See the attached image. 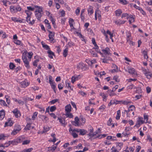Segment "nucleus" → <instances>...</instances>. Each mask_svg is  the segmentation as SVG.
I'll return each instance as SVG.
<instances>
[{
    "mask_svg": "<svg viewBox=\"0 0 152 152\" xmlns=\"http://www.w3.org/2000/svg\"><path fill=\"white\" fill-rule=\"evenodd\" d=\"M99 130H97L94 132H93L92 133H89L88 135L90 137L89 138L91 140L95 139L98 138L99 139H101L103 137H106V135L105 134H100L97 135V134L99 133Z\"/></svg>",
    "mask_w": 152,
    "mask_h": 152,
    "instance_id": "1",
    "label": "nucleus"
},
{
    "mask_svg": "<svg viewBox=\"0 0 152 152\" xmlns=\"http://www.w3.org/2000/svg\"><path fill=\"white\" fill-rule=\"evenodd\" d=\"M69 131L70 134L74 138H76L78 137V135L77 133H78V131L77 129H72L71 128H70L69 129Z\"/></svg>",
    "mask_w": 152,
    "mask_h": 152,
    "instance_id": "2",
    "label": "nucleus"
},
{
    "mask_svg": "<svg viewBox=\"0 0 152 152\" xmlns=\"http://www.w3.org/2000/svg\"><path fill=\"white\" fill-rule=\"evenodd\" d=\"M103 34H104V36L106 37V40L107 42H109V39L108 38V36L107 35V34L109 35L110 36V38L112 40V42H114V41L112 39V37H113V33H111L110 31H109V30H107L106 32L105 31H104L103 32Z\"/></svg>",
    "mask_w": 152,
    "mask_h": 152,
    "instance_id": "3",
    "label": "nucleus"
},
{
    "mask_svg": "<svg viewBox=\"0 0 152 152\" xmlns=\"http://www.w3.org/2000/svg\"><path fill=\"white\" fill-rule=\"evenodd\" d=\"M22 59L24 63L25 66L28 69L30 68V66L29 65V62L28 61V59L26 56L25 55H23L22 56Z\"/></svg>",
    "mask_w": 152,
    "mask_h": 152,
    "instance_id": "4",
    "label": "nucleus"
},
{
    "mask_svg": "<svg viewBox=\"0 0 152 152\" xmlns=\"http://www.w3.org/2000/svg\"><path fill=\"white\" fill-rule=\"evenodd\" d=\"M49 83L51 87L52 88L53 90L55 92H56L55 88H56V84L52 80V77L51 76H50L49 78Z\"/></svg>",
    "mask_w": 152,
    "mask_h": 152,
    "instance_id": "5",
    "label": "nucleus"
},
{
    "mask_svg": "<svg viewBox=\"0 0 152 152\" xmlns=\"http://www.w3.org/2000/svg\"><path fill=\"white\" fill-rule=\"evenodd\" d=\"M102 51L103 53V54H102L100 51H99V53L102 55L103 57H105L104 55H111L110 50L108 48H106L105 49L103 50Z\"/></svg>",
    "mask_w": 152,
    "mask_h": 152,
    "instance_id": "6",
    "label": "nucleus"
},
{
    "mask_svg": "<svg viewBox=\"0 0 152 152\" xmlns=\"http://www.w3.org/2000/svg\"><path fill=\"white\" fill-rule=\"evenodd\" d=\"M144 123V121L143 118L142 117H139L137 121L135 126L138 128L140 127V125L143 124Z\"/></svg>",
    "mask_w": 152,
    "mask_h": 152,
    "instance_id": "7",
    "label": "nucleus"
},
{
    "mask_svg": "<svg viewBox=\"0 0 152 152\" xmlns=\"http://www.w3.org/2000/svg\"><path fill=\"white\" fill-rule=\"evenodd\" d=\"M69 23L71 28L70 31H72L73 30L75 29L73 26V25L75 23L74 20L73 19L71 18H69Z\"/></svg>",
    "mask_w": 152,
    "mask_h": 152,
    "instance_id": "8",
    "label": "nucleus"
},
{
    "mask_svg": "<svg viewBox=\"0 0 152 152\" xmlns=\"http://www.w3.org/2000/svg\"><path fill=\"white\" fill-rule=\"evenodd\" d=\"M126 71L128 72L129 73L133 75L134 76L137 75V72L133 68H129L128 70H126Z\"/></svg>",
    "mask_w": 152,
    "mask_h": 152,
    "instance_id": "9",
    "label": "nucleus"
},
{
    "mask_svg": "<svg viewBox=\"0 0 152 152\" xmlns=\"http://www.w3.org/2000/svg\"><path fill=\"white\" fill-rule=\"evenodd\" d=\"M12 113L16 118H19L21 116L19 110H18L17 108H16L13 110Z\"/></svg>",
    "mask_w": 152,
    "mask_h": 152,
    "instance_id": "10",
    "label": "nucleus"
},
{
    "mask_svg": "<svg viewBox=\"0 0 152 152\" xmlns=\"http://www.w3.org/2000/svg\"><path fill=\"white\" fill-rule=\"evenodd\" d=\"M95 48H93L90 51L91 55L94 57H96L97 56V54L94 51V50H95L98 53H99V51H98L97 50L98 47L96 46H95Z\"/></svg>",
    "mask_w": 152,
    "mask_h": 152,
    "instance_id": "11",
    "label": "nucleus"
},
{
    "mask_svg": "<svg viewBox=\"0 0 152 152\" xmlns=\"http://www.w3.org/2000/svg\"><path fill=\"white\" fill-rule=\"evenodd\" d=\"M112 67L114 69L110 70V72L111 73L117 72L119 71H120V69L118 68V66L114 64H113Z\"/></svg>",
    "mask_w": 152,
    "mask_h": 152,
    "instance_id": "12",
    "label": "nucleus"
},
{
    "mask_svg": "<svg viewBox=\"0 0 152 152\" xmlns=\"http://www.w3.org/2000/svg\"><path fill=\"white\" fill-rule=\"evenodd\" d=\"M35 8V13L43 12V8L42 7L36 5Z\"/></svg>",
    "mask_w": 152,
    "mask_h": 152,
    "instance_id": "13",
    "label": "nucleus"
},
{
    "mask_svg": "<svg viewBox=\"0 0 152 152\" xmlns=\"http://www.w3.org/2000/svg\"><path fill=\"white\" fill-rule=\"evenodd\" d=\"M13 124V122L11 120V119L9 118L8 119L7 121L5 123L4 127L6 126H11Z\"/></svg>",
    "mask_w": 152,
    "mask_h": 152,
    "instance_id": "14",
    "label": "nucleus"
},
{
    "mask_svg": "<svg viewBox=\"0 0 152 152\" xmlns=\"http://www.w3.org/2000/svg\"><path fill=\"white\" fill-rule=\"evenodd\" d=\"M34 58L36 59L33 63V65L34 66H37V65L38 63L40 60V57L37 56H35Z\"/></svg>",
    "mask_w": 152,
    "mask_h": 152,
    "instance_id": "15",
    "label": "nucleus"
},
{
    "mask_svg": "<svg viewBox=\"0 0 152 152\" xmlns=\"http://www.w3.org/2000/svg\"><path fill=\"white\" fill-rule=\"evenodd\" d=\"M93 7L90 5L87 10L88 14L89 15H91L94 13Z\"/></svg>",
    "mask_w": 152,
    "mask_h": 152,
    "instance_id": "16",
    "label": "nucleus"
},
{
    "mask_svg": "<svg viewBox=\"0 0 152 152\" xmlns=\"http://www.w3.org/2000/svg\"><path fill=\"white\" fill-rule=\"evenodd\" d=\"M43 14V12L40 13H35V15L36 18L39 21H41V18Z\"/></svg>",
    "mask_w": 152,
    "mask_h": 152,
    "instance_id": "17",
    "label": "nucleus"
},
{
    "mask_svg": "<svg viewBox=\"0 0 152 152\" xmlns=\"http://www.w3.org/2000/svg\"><path fill=\"white\" fill-rule=\"evenodd\" d=\"M49 32V40L51 41H52L53 40V37H54V33L51 31H48Z\"/></svg>",
    "mask_w": 152,
    "mask_h": 152,
    "instance_id": "18",
    "label": "nucleus"
},
{
    "mask_svg": "<svg viewBox=\"0 0 152 152\" xmlns=\"http://www.w3.org/2000/svg\"><path fill=\"white\" fill-rule=\"evenodd\" d=\"M20 83L21 87L22 88H26L29 85V84L27 80H25L22 82Z\"/></svg>",
    "mask_w": 152,
    "mask_h": 152,
    "instance_id": "19",
    "label": "nucleus"
},
{
    "mask_svg": "<svg viewBox=\"0 0 152 152\" xmlns=\"http://www.w3.org/2000/svg\"><path fill=\"white\" fill-rule=\"evenodd\" d=\"M78 132H79V135H84L86 134L87 131L86 130L82 129H78Z\"/></svg>",
    "mask_w": 152,
    "mask_h": 152,
    "instance_id": "20",
    "label": "nucleus"
},
{
    "mask_svg": "<svg viewBox=\"0 0 152 152\" xmlns=\"http://www.w3.org/2000/svg\"><path fill=\"white\" fill-rule=\"evenodd\" d=\"M71 106L70 104H69L65 107V110L66 113L70 112L71 111Z\"/></svg>",
    "mask_w": 152,
    "mask_h": 152,
    "instance_id": "21",
    "label": "nucleus"
},
{
    "mask_svg": "<svg viewBox=\"0 0 152 152\" xmlns=\"http://www.w3.org/2000/svg\"><path fill=\"white\" fill-rule=\"evenodd\" d=\"M5 115V111L2 110L0 111V120H2L4 118Z\"/></svg>",
    "mask_w": 152,
    "mask_h": 152,
    "instance_id": "22",
    "label": "nucleus"
},
{
    "mask_svg": "<svg viewBox=\"0 0 152 152\" xmlns=\"http://www.w3.org/2000/svg\"><path fill=\"white\" fill-rule=\"evenodd\" d=\"M14 142L13 141H9L6 142L4 145V148L7 147L11 144H14Z\"/></svg>",
    "mask_w": 152,
    "mask_h": 152,
    "instance_id": "23",
    "label": "nucleus"
},
{
    "mask_svg": "<svg viewBox=\"0 0 152 152\" xmlns=\"http://www.w3.org/2000/svg\"><path fill=\"white\" fill-rule=\"evenodd\" d=\"M126 21L125 20H117L115 21V23L118 25H120L121 24H124Z\"/></svg>",
    "mask_w": 152,
    "mask_h": 152,
    "instance_id": "24",
    "label": "nucleus"
},
{
    "mask_svg": "<svg viewBox=\"0 0 152 152\" xmlns=\"http://www.w3.org/2000/svg\"><path fill=\"white\" fill-rule=\"evenodd\" d=\"M75 121L74 122L75 124L74 125L75 126H80V124H79V119L77 117H76L75 118Z\"/></svg>",
    "mask_w": 152,
    "mask_h": 152,
    "instance_id": "25",
    "label": "nucleus"
},
{
    "mask_svg": "<svg viewBox=\"0 0 152 152\" xmlns=\"http://www.w3.org/2000/svg\"><path fill=\"white\" fill-rule=\"evenodd\" d=\"M135 109V107L132 105L130 106L129 108V109L127 110H125V111L127 113H128V112H130V111H132L134 110Z\"/></svg>",
    "mask_w": 152,
    "mask_h": 152,
    "instance_id": "26",
    "label": "nucleus"
},
{
    "mask_svg": "<svg viewBox=\"0 0 152 152\" xmlns=\"http://www.w3.org/2000/svg\"><path fill=\"white\" fill-rule=\"evenodd\" d=\"M13 100L15 102H17L20 104L23 105L24 104V102L20 99H16L14 98Z\"/></svg>",
    "mask_w": 152,
    "mask_h": 152,
    "instance_id": "27",
    "label": "nucleus"
},
{
    "mask_svg": "<svg viewBox=\"0 0 152 152\" xmlns=\"http://www.w3.org/2000/svg\"><path fill=\"white\" fill-rule=\"evenodd\" d=\"M36 5L28 6L27 7V9L29 11H34L35 9Z\"/></svg>",
    "mask_w": 152,
    "mask_h": 152,
    "instance_id": "28",
    "label": "nucleus"
},
{
    "mask_svg": "<svg viewBox=\"0 0 152 152\" xmlns=\"http://www.w3.org/2000/svg\"><path fill=\"white\" fill-rule=\"evenodd\" d=\"M100 95L102 97L103 99V100L106 102V98L107 96V95L106 94H104L103 93H101L100 94Z\"/></svg>",
    "mask_w": 152,
    "mask_h": 152,
    "instance_id": "29",
    "label": "nucleus"
},
{
    "mask_svg": "<svg viewBox=\"0 0 152 152\" xmlns=\"http://www.w3.org/2000/svg\"><path fill=\"white\" fill-rule=\"evenodd\" d=\"M85 65L82 63H79V64L77 65V67L79 69H83L85 67Z\"/></svg>",
    "mask_w": 152,
    "mask_h": 152,
    "instance_id": "30",
    "label": "nucleus"
},
{
    "mask_svg": "<svg viewBox=\"0 0 152 152\" xmlns=\"http://www.w3.org/2000/svg\"><path fill=\"white\" fill-rule=\"evenodd\" d=\"M56 146L53 145V146L48 147V151H50L54 152L56 149Z\"/></svg>",
    "mask_w": 152,
    "mask_h": 152,
    "instance_id": "31",
    "label": "nucleus"
},
{
    "mask_svg": "<svg viewBox=\"0 0 152 152\" xmlns=\"http://www.w3.org/2000/svg\"><path fill=\"white\" fill-rule=\"evenodd\" d=\"M10 10L12 13H15L16 12V7L13 6H11L10 7Z\"/></svg>",
    "mask_w": 152,
    "mask_h": 152,
    "instance_id": "32",
    "label": "nucleus"
},
{
    "mask_svg": "<svg viewBox=\"0 0 152 152\" xmlns=\"http://www.w3.org/2000/svg\"><path fill=\"white\" fill-rule=\"evenodd\" d=\"M122 13V10L121 9H118L115 11V14L116 16H119Z\"/></svg>",
    "mask_w": 152,
    "mask_h": 152,
    "instance_id": "33",
    "label": "nucleus"
},
{
    "mask_svg": "<svg viewBox=\"0 0 152 152\" xmlns=\"http://www.w3.org/2000/svg\"><path fill=\"white\" fill-rule=\"evenodd\" d=\"M130 15H129V14L127 13H123L122 14V16H121V18H123L125 17L126 18V19L128 20L129 18V16Z\"/></svg>",
    "mask_w": 152,
    "mask_h": 152,
    "instance_id": "34",
    "label": "nucleus"
},
{
    "mask_svg": "<svg viewBox=\"0 0 152 152\" xmlns=\"http://www.w3.org/2000/svg\"><path fill=\"white\" fill-rule=\"evenodd\" d=\"M123 146V144L121 143H117L116 144V147L118 150H120Z\"/></svg>",
    "mask_w": 152,
    "mask_h": 152,
    "instance_id": "35",
    "label": "nucleus"
},
{
    "mask_svg": "<svg viewBox=\"0 0 152 152\" xmlns=\"http://www.w3.org/2000/svg\"><path fill=\"white\" fill-rule=\"evenodd\" d=\"M58 119L59 120V122L62 125L64 126H65V121L64 120L61 118H58Z\"/></svg>",
    "mask_w": 152,
    "mask_h": 152,
    "instance_id": "36",
    "label": "nucleus"
},
{
    "mask_svg": "<svg viewBox=\"0 0 152 152\" xmlns=\"http://www.w3.org/2000/svg\"><path fill=\"white\" fill-rule=\"evenodd\" d=\"M59 14L61 15V17H63L65 15V12L63 10H60L59 11Z\"/></svg>",
    "mask_w": 152,
    "mask_h": 152,
    "instance_id": "37",
    "label": "nucleus"
},
{
    "mask_svg": "<svg viewBox=\"0 0 152 152\" xmlns=\"http://www.w3.org/2000/svg\"><path fill=\"white\" fill-rule=\"evenodd\" d=\"M129 17V18L128 19L129 20V22L130 24H131L134 22V18L131 15H130Z\"/></svg>",
    "mask_w": 152,
    "mask_h": 152,
    "instance_id": "38",
    "label": "nucleus"
},
{
    "mask_svg": "<svg viewBox=\"0 0 152 152\" xmlns=\"http://www.w3.org/2000/svg\"><path fill=\"white\" fill-rule=\"evenodd\" d=\"M48 52L49 54V57L51 58H53V53L50 50H48Z\"/></svg>",
    "mask_w": 152,
    "mask_h": 152,
    "instance_id": "39",
    "label": "nucleus"
},
{
    "mask_svg": "<svg viewBox=\"0 0 152 152\" xmlns=\"http://www.w3.org/2000/svg\"><path fill=\"white\" fill-rule=\"evenodd\" d=\"M68 50V48H66L63 51V55L65 57H66L67 55Z\"/></svg>",
    "mask_w": 152,
    "mask_h": 152,
    "instance_id": "40",
    "label": "nucleus"
},
{
    "mask_svg": "<svg viewBox=\"0 0 152 152\" xmlns=\"http://www.w3.org/2000/svg\"><path fill=\"white\" fill-rule=\"evenodd\" d=\"M12 20L15 21V22H19L20 23L22 22V21L20 20H18L15 17H12Z\"/></svg>",
    "mask_w": 152,
    "mask_h": 152,
    "instance_id": "41",
    "label": "nucleus"
},
{
    "mask_svg": "<svg viewBox=\"0 0 152 152\" xmlns=\"http://www.w3.org/2000/svg\"><path fill=\"white\" fill-rule=\"evenodd\" d=\"M142 53L144 56V57L145 58L147 59L148 58V56L147 55V51H143Z\"/></svg>",
    "mask_w": 152,
    "mask_h": 152,
    "instance_id": "42",
    "label": "nucleus"
},
{
    "mask_svg": "<svg viewBox=\"0 0 152 152\" xmlns=\"http://www.w3.org/2000/svg\"><path fill=\"white\" fill-rule=\"evenodd\" d=\"M95 13H96V15L98 16L99 19H101V15H100V12L99 10H96V11Z\"/></svg>",
    "mask_w": 152,
    "mask_h": 152,
    "instance_id": "43",
    "label": "nucleus"
},
{
    "mask_svg": "<svg viewBox=\"0 0 152 152\" xmlns=\"http://www.w3.org/2000/svg\"><path fill=\"white\" fill-rule=\"evenodd\" d=\"M19 132L18 130H17V129H15L14 128L13 130L11 132V134L12 135H14L18 133Z\"/></svg>",
    "mask_w": 152,
    "mask_h": 152,
    "instance_id": "44",
    "label": "nucleus"
},
{
    "mask_svg": "<svg viewBox=\"0 0 152 152\" xmlns=\"http://www.w3.org/2000/svg\"><path fill=\"white\" fill-rule=\"evenodd\" d=\"M50 129L49 128L48 126H44V130L42 131V133H44L45 132H47L48 131H49Z\"/></svg>",
    "mask_w": 152,
    "mask_h": 152,
    "instance_id": "45",
    "label": "nucleus"
},
{
    "mask_svg": "<svg viewBox=\"0 0 152 152\" xmlns=\"http://www.w3.org/2000/svg\"><path fill=\"white\" fill-rule=\"evenodd\" d=\"M71 79V82L72 83H74L76 80H78V76H77L75 77L74 76L72 77Z\"/></svg>",
    "mask_w": 152,
    "mask_h": 152,
    "instance_id": "46",
    "label": "nucleus"
},
{
    "mask_svg": "<svg viewBox=\"0 0 152 152\" xmlns=\"http://www.w3.org/2000/svg\"><path fill=\"white\" fill-rule=\"evenodd\" d=\"M14 129H17V130H18L19 131H20L21 129L20 126L18 124L15 125L14 126Z\"/></svg>",
    "mask_w": 152,
    "mask_h": 152,
    "instance_id": "47",
    "label": "nucleus"
},
{
    "mask_svg": "<svg viewBox=\"0 0 152 152\" xmlns=\"http://www.w3.org/2000/svg\"><path fill=\"white\" fill-rule=\"evenodd\" d=\"M66 116L67 117H68L69 118H72L73 116L72 114L70 113V112L66 113Z\"/></svg>",
    "mask_w": 152,
    "mask_h": 152,
    "instance_id": "48",
    "label": "nucleus"
},
{
    "mask_svg": "<svg viewBox=\"0 0 152 152\" xmlns=\"http://www.w3.org/2000/svg\"><path fill=\"white\" fill-rule=\"evenodd\" d=\"M38 113L37 112H35L32 116V119L33 120H34L35 118L37 117L38 115Z\"/></svg>",
    "mask_w": 152,
    "mask_h": 152,
    "instance_id": "49",
    "label": "nucleus"
},
{
    "mask_svg": "<svg viewBox=\"0 0 152 152\" xmlns=\"http://www.w3.org/2000/svg\"><path fill=\"white\" fill-rule=\"evenodd\" d=\"M113 80H115L117 82H119L120 81V79H119V77L117 75L114 76L113 77Z\"/></svg>",
    "mask_w": 152,
    "mask_h": 152,
    "instance_id": "50",
    "label": "nucleus"
},
{
    "mask_svg": "<svg viewBox=\"0 0 152 152\" xmlns=\"http://www.w3.org/2000/svg\"><path fill=\"white\" fill-rule=\"evenodd\" d=\"M42 47L46 50H49V47L47 45L45 44L44 43L42 42Z\"/></svg>",
    "mask_w": 152,
    "mask_h": 152,
    "instance_id": "51",
    "label": "nucleus"
},
{
    "mask_svg": "<svg viewBox=\"0 0 152 152\" xmlns=\"http://www.w3.org/2000/svg\"><path fill=\"white\" fill-rule=\"evenodd\" d=\"M111 152H119L117 148H116L114 146H113L111 148Z\"/></svg>",
    "mask_w": 152,
    "mask_h": 152,
    "instance_id": "52",
    "label": "nucleus"
},
{
    "mask_svg": "<svg viewBox=\"0 0 152 152\" xmlns=\"http://www.w3.org/2000/svg\"><path fill=\"white\" fill-rule=\"evenodd\" d=\"M25 12L27 14V16H31L32 14V12L28 10H25Z\"/></svg>",
    "mask_w": 152,
    "mask_h": 152,
    "instance_id": "53",
    "label": "nucleus"
},
{
    "mask_svg": "<svg viewBox=\"0 0 152 152\" xmlns=\"http://www.w3.org/2000/svg\"><path fill=\"white\" fill-rule=\"evenodd\" d=\"M49 18L51 20L53 24L54 25L55 23V20L53 18L52 15H51L50 16H49Z\"/></svg>",
    "mask_w": 152,
    "mask_h": 152,
    "instance_id": "54",
    "label": "nucleus"
},
{
    "mask_svg": "<svg viewBox=\"0 0 152 152\" xmlns=\"http://www.w3.org/2000/svg\"><path fill=\"white\" fill-rule=\"evenodd\" d=\"M143 73L145 75L147 74H148L149 73V72L148 70H147L145 69H143L142 70Z\"/></svg>",
    "mask_w": 152,
    "mask_h": 152,
    "instance_id": "55",
    "label": "nucleus"
},
{
    "mask_svg": "<svg viewBox=\"0 0 152 152\" xmlns=\"http://www.w3.org/2000/svg\"><path fill=\"white\" fill-rule=\"evenodd\" d=\"M0 104L4 106H7V104L3 100H0Z\"/></svg>",
    "mask_w": 152,
    "mask_h": 152,
    "instance_id": "56",
    "label": "nucleus"
},
{
    "mask_svg": "<svg viewBox=\"0 0 152 152\" xmlns=\"http://www.w3.org/2000/svg\"><path fill=\"white\" fill-rule=\"evenodd\" d=\"M33 150L32 148H29L28 149H25L23 151V152H31Z\"/></svg>",
    "mask_w": 152,
    "mask_h": 152,
    "instance_id": "57",
    "label": "nucleus"
},
{
    "mask_svg": "<svg viewBox=\"0 0 152 152\" xmlns=\"http://www.w3.org/2000/svg\"><path fill=\"white\" fill-rule=\"evenodd\" d=\"M0 35H1L3 38H4L6 37L5 33L3 32L2 31H0Z\"/></svg>",
    "mask_w": 152,
    "mask_h": 152,
    "instance_id": "58",
    "label": "nucleus"
},
{
    "mask_svg": "<svg viewBox=\"0 0 152 152\" xmlns=\"http://www.w3.org/2000/svg\"><path fill=\"white\" fill-rule=\"evenodd\" d=\"M30 141L29 140H26L23 141L22 143L23 145H27L29 144Z\"/></svg>",
    "mask_w": 152,
    "mask_h": 152,
    "instance_id": "59",
    "label": "nucleus"
},
{
    "mask_svg": "<svg viewBox=\"0 0 152 152\" xmlns=\"http://www.w3.org/2000/svg\"><path fill=\"white\" fill-rule=\"evenodd\" d=\"M147 140L148 141H149L150 142H151V144L152 145V140L149 135L147 136Z\"/></svg>",
    "mask_w": 152,
    "mask_h": 152,
    "instance_id": "60",
    "label": "nucleus"
},
{
    "mask_svg": "<svg viewBox=\"0 0 152 152\" xmlns=\"http://www.w3.org/2000/svg\"><path fill=\"white\" fill-rule=\"evenodd\" d=\"M5 136L3 134H0V140H5Z\"/></svg>",
    "mask_w": 152,
    "mask_h": 152,
    "instance_id": "61",
    "label": "nucleus"
},
{
    "mask_svg": "<svg viewBox=\"0 0 152 152\" xmlns=\"http://www.w3.org/2000/svg\"><path fill=\"white\" fill-rule=\"evenodd\" d=\"M10 68L11 69H13L15 67V65L13 63H10L9 65Z\"/></svg>",
    "mask_w": 152,
    "mask_h": 152,
    "instance_id": "62",
    "label": "nucleus"
},
{
    "mask_svg": "<svg viewBox=\"0 0 152 152\" xmlns=\"http://www.w3.org/2000/svg\"><path fill=\"white\" fill-rule=\"evenodd\" d=\"M40 118L42 119L43 120H45V121H47L48 119L46 116L44 115H41Z\"/></svg>",
    "mask_w": 152,
    "mask_h": 152,
    "instance_id": "63",
    "label": "nucleus"
},
{
    "mask_svg": "<svg viewBox=\"0 0 152 152\" xmlns=\"http://www.w3.org/2000/svg\"><path fill=\"white\" fill-rule=\"evenodd\" d=\"M56 107L55 106H51L50 108V111L51 112H53L56 109Z\"/></svg>",
    "mask_w": 152,
    "mask_h": 152,
    "instance_id": "64",
    "label": "nucleus"
}]
</instances>
